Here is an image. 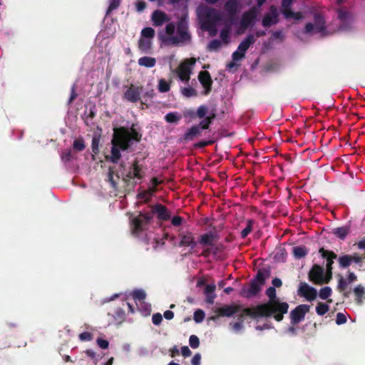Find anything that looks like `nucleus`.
I'll list each match as a JSON object with an SVG mask.
<instances>
[{
  "label": "nucleus",
  "mask_w": 365,
  "mask_h": 365,
  "mask_svg": "<svg viewBox=\"0 0 365 365\" xmlns=\"http://www.w3.org/2000/svg\"><path fill=\"white\" fill-rule=\"evenodd\" d=\"M142 134L132 125L130 128H115V164L121 157L120 150H128L134 143L140 142Z\"/></svg>",
  "instance_id": "nucleus-1"
},
{
  "label": "nucleus",
  "mask_w": 365,
  "mask_h": 365,
  "mask_svg": "<svg viewBox=\"0 0 365 365\" xmlns=\"http://www.w3.org/2000/svg\"><path fill=\"white\" fill-rule=\"evenodd\" d=\"M289 307L288 303L282 302L280 299L257 305L259 317H273L277 322L283 320L284 314L288 312Z\"/></svg>",
  "instance_id": "nucleus-2"
},
{
  "label": "nucleus",
  "mask_w": 365,
  "mask_h": 365,
  "mask_svg": "<svg viewBox=\"0 0 365 365\" xmlns=\"http://www.w3.org/2000/svg\"><path fill=\"white\" fill-rule=\"evenodd\" d=\"M270 274V269L264 267L259 269L255 277L250 281V285L244 286L240 294L248 299L257 296L261 292L262 287Z\"/></svg>",
  "instance_id": "nucleus-3"
},
{
  "label": "nucleus",
  "mask_w": 365,
  "mask_h": 365,
  "mask_svg": "<svg viewBox=\"0 0 365 365\" xmlns=\"http://www.w3.org/2000/svg\"><path fill=\"white\" fill-rule=\"evenodd\" d=\"M314 23H307L304 26L303 33L304 34H311L313 33H319L322 37L328 36L327 31L326 21L324 16L318 12H315L313 15Z\"/></svg>",
  "instance_id": "nucleus-4"
},
{
  "label": "nucleus",
  "mask_w": 365,
  "mask_h": 365,
  "mask_svg": "<svg viewBox=\"0 0 365 365\" xmlns=\"http://www.w3.org/2000/svg\"><path fill=\"white\" fill-rule=\"evenodd\" d=\"M197 13L201 26H205L207 24L209 25L217 24L221 20L220 14L212 7L207 6H199L197 9Z\"/></svg>",
  "instance_id": "nucleus-5"
},
{
  "label": "nucleus",
  "mask_w": 365,
  "mask_h": 365,
  "mask_svg": "<svg viewBox=\"0 0 365 365\" xmlns=\"http://www.w3.org/2000/svg\"><path fill=\"white\" fill-rule=\"evenodd\" d=\"M86 202L93 206H101L103 205L108 204L109 207L112 203L110 202L112 197L110 194H104L101 190L92 188L89 190L86 194Z\"/></svg>",
  "instance_id": "nucleus-6"
},
{
  "label": "nucleus",
  "mask_w": 365,
  "mask_h": 365,
  "mask_svg": "<svg viewBox=\"0 0 365 365\" xmlns=\"http://www.w3.org/2000/svg\"><path fill=\"white\" fill-rule=\"evenodd\" d=\"M153 220L152 213H140L131 221L132 231L134 234L138 235L140 232L148 229V225Z\"/></svg>",
  "instance_id": "nucleus-7"
},
{
  "label": "nucleus",
  "mask_w": 365,
  "mask_h": 365,
  "mask_svg": "<svg viewBox=\"0 0 365 365\" xmlns=\"http://www.w3.org/2000/svg\"><path fill=\"white\" fill-rule=\"evenodd\" d=\"M258 13V9L253 6L242 14L240 28L237 31L238 34H243L247 28L252 27L255 25Z\"/></svg>",
  "instance_id": "nucleus-8"
},
{
  "label": "nucleus",
  "mask_w": 365,
  "mask_h": 365,
  "mask_svg": "<svg viewBox=\"0 0 365 365\" xmlns=\"http://www.w3.org/2000/svg\"><path fill=\"white\" fill-rule=\"evenodd\" d=\"M195 64V59L187 58L182 62L176 69L178 76L182 81L188 82L192 73V67Z\"/></svg>",
  "instance_id": "nucleus-9"
},
{
  "label": "nucleus",
  "mask_w": 365,
  "mask_h": 365,
  "mask_svg": "<svg viewBox=\"0 0 365 365\" xmlns=\"http://www.w3.org/2000/svg\"><path fill=\"white\" fill-rule=\"evenodd\" d=\"M308 278L312 283L322 285L324 284V268L319 264H314L308 273Z\"/></svg>",
  "instance_id": "nucleus-10"
},
{
  "label": "nucleus",
  "mask_w": 365,
  "mask_h": 365,
  "mask_svg": "<svg viewBox=\"0 0 365 365\" xmlns=\"http://www.w3.org/2000/svg\"><path fill=\"white\" fill-rule=\"evenodd\" d=\"M310 307L307 304H300L290 312L291 324L296 325L304 319L305 315L309 312Z\"/></svg>",
  "instance_id": "nucleus-11"
},
{
  "label": "nucleus",
  "mask_w": 365,
  "mask_h": 365,
  "mask_svg": "<svg viewBox=\"0 0 365 365\" xmlns=\"http://www.w3.org/2000/svg\"><path fill=\"white\" fill-rule=\"evenodd\" d=\"M298 294L311 302L316 299L317 291L314 287L309 286L307 283L302 282L299 285Z\"/></svg>",
  "instance_id": "nucleus-12"
},
{
  "label": "nucleus",
  "mask_w": 365,
  "mask_h": 365,
  "mask_svg": "<svg viewBox=\"0 0 365 365\" xmlns=\"http://www.w3.org/2000/svg\"><path fill=\"white\" fill-rule=\"evenodd\" d=\"M208 113V107L206 105L200 106L196 110L194 109H186L183 111V116L190 119L196 118L202 119Z\"/></svg>",
  "instance_id": "nucleus-13"
},
{
  "label": "nucleus",
  "mask_w": 365,
  "mask_h": 365,
  "mask_svg": "<svg viewBox=\"0 0 365 365\" xmlns=\"http://www.w3.org/2000/svg\"><path fill=\"white\" fill-rule=\"evenodd\" d=\"M198 80L204 88L202 95H208L212 90V80L210 73L207 71H200L198 74Z\"/></svg>",
  "instance_id": "nucleus-14"
},
{
  "label": "nucleus",
  "mask_w": 365,
  "mask_h": 365,
  "mask_svg": "<svg viewBox=\"0 0 365 365\" xmlns=\"http://www.w3.org/2000/svg\"><path fill=\"white\" fill-rule=\"evenodd\" d=\"M278 12L275 6L272 5L269 7V12L264 14L262 24L264 27H269L278 22Z\"/></svg>",
  "instance_id": "nucleus-15"
},
{
  "label": "nucleus",
  "mask_w": 365,
  "mask_h": 365,
  "mask_svg": "<svg viewBox=\"0 0 365 365\" xmlns=\"http://www.w3.org/2000/svg\"><path fill=\"white\" fill-rule=\"evenodd\" d=\"M240 309L241 306L237 304L224 305L217 308L215 310V313L217 314V317H230L238 312Z\"/></svg>",
  "instance_id": "nucleus-16"
},
{
  "label": "nucleus",
  "mask_w": 365,
  "mask_h": 365,
  "mask_svg": "<svg viewBox=\"0 0 365 365\" xmlns=\"http://www.w3.org/2000/svg\"><path fill=\"white\" fill-rule=\"evenodd\" d=\"M178 36L168 37L165 41L168 44L178 45L180 43L190 42L191 41V36L188 31H177Z\"/></svg>",
  "instance_id": "nucleus-17"
},
{
  "label": "nucleus",
  "mask_w": 365,
  "mask_h": 365,
  "mask_svg": "<svg viewBox=\"0 0 365 365\" xmlns=\"http://www.w3.org/2000/svg\"><path fill=\"white\" fill-rule=\"evenodd\" d=\"M180 241L179 242L180 247H189L192 250L197 246V242L195 240V237L192 232H186L179 234Z\"/></svg>",
  "instance_id": "nucleus-18"
},
{
  "label": "nucleus",
  "mask_w": 365,
  "mask_h": 365,
  "mask_svg": "<svg viewBox=\"0 0 365 365\" xmlns=\"http://www.w3.org/2000/svg\"><path fill=\"white\" fill-rule=\"evenodd\" d=\"M148 213L157 214L158 218L160 220H168L170 218V213L167 207L162 204H156L152 207V210Z\"/></svg>",
  "instance_id": "nucleus-19"
},
{
  "label": "nucleus",
  "mask_w": 365,
  "mask_h": 365,
  "mask_svg": "<svg viewBox=\"0 0 365 365\" xmlns=\"http://www.w3.org/2000/svg\"><path fill=\"white\" fill-rule=\"evenodd\" d=\"M319 253L322 258L327 260L326 269H333L334 260L337 258V255L333 251L325 250L321 247L319 250Z\"/></svg>",
  "instance_id": "nucleus-20"
},
{
  "label": "nucleus",
  "mask_w": 365,
  "mask_h": 365,
  "mask_svg": "<svg viewBox=\"0 0 365 365\" xmlns=\"http://www.w3.org/2000/svg\"><path fill=\"white\" fill-rule=\"evenodd\" d=\"M225 9L228 16L233 19L240 9V3L237 0H228L225 4Z\"/></svg>",
  "instance_id": "nucleus-21"
},
{
  "label": "nucleus",
  "mask_w": 365,
  "mask_h": 365,
  "mask_svg": "<svg viewBox=\"0 0 365 365\" xmlns=\"http://www.w3.org/2000/svg\"><path fill=\"white\" fill-rule=\"evenodd\" d=\"M142 88L130 87L125 93V98L132 103H136L140 99Z\"/></svg>",
  "instance_id": "nucleus-22"
},
{
  "label": "nucleus",
  "mask_w": 365,
  "mask_h": 365,
  "mask_svg": "<svg viewBox=\"0 0 365 365\" xmlns=\"http://www.w3.org/2000/svg\"><path fill=\"white\" fill-rule=\"evenodd\" d=\"M219 239L217 234L213 232H207L200 236L199 243L203 246H212Z\"/></svg>",
  "instance_id": "nucleus-23"
},
{
  "label": "nucleus",
  "mask_w": 365,
  "mask_h": 365,
  "mask_svg": "<svg viewBox=\"0 0 365 365\" xmlns=\"http://www.w3.org/2000/svg\"><path fill=\"white\" fill-rule=\"evenodd\" d=\"M246 316L250 317L252 319L259 318V315H258V311L257 309V306L254 307H247L243 309L238 317V322H242V324H243L245 317Z\"/></svg>",
  "instance_id": "nucleus-24"
},
{
  "label": "nucleus",
  "mask_w": 365,
  "mask_h": 365,
  "mask_svg": "<svg viewBox=\"0 0 365 365\" xmlns=\"http://www.w3.org/2000/svg\"><path fill=\"white\" fill-rule=\"evenodd\" d=\"M168 20L166 14L162 11L156 10L152 14V21L155 26H161Z\"/></svg>",
  "instance_id": "nucleus-25"
},
{
  "label": "nucleus",
  "mask_w": 365,
  "mask_h": 365,
  "mask_svg": "<svg viewBox=\"0 0 365 365\" xmlns=\"http://www.w3.org/2000/svg\"><path fill=\"white\" fill-rule=\"evenodd\" d=\"M202 130L196 125L190 128L184 134L183 139L185 141H192L195 138L200 136Z\"/></svg>",
  "instance_id": "nucleus-26"
},
{
  "label": "nucleus",
  "mask_w": 365,
  "mask_h": 365,
  "mask_svg": "<svg viewBox=\"0 0 365 365\" xmlns=\"http://www.w3.org/2000/svg\"><path fill=\"white\" fill-rule=\"evenodd\" d=\"M215 289L216 286L215 284L206 285L204 289V294L206 296V302L207 304H212L214 303V300L216 297V294H215Z\"/></svg>",
  "instance_id": "nucleus-27"
},
{
  "label": "nucleus",
  "mask_w": 365,
  "mask_h": 365,
  "mask_svg": "<svg viewBox=\"0 0 365 365\" xmlns=\"http://www.w3.org/2000/svg\"><path fill=\"white\" fill-rule=\"evenodd\" d=\"M131 296L135 302L136 305L138 306V302L140 304H144V301L146 298V293L143 289H135L132 292Z\"/></svg>",
  "instance_id": "nucleus-28"
},
{
  "label": "nucleus",
  "mask_w": 365,
  "mask_h": 365,
  "mask_svg": "<svg viewBox=\"0 0 365 365\" xmlns=\"http://www.w3.org/2000/svg\"><path fill=\"white\" fill-rule=\"evenodd\" d=\"M354 293L356 296V302L359 305L362 304L363 299H365V289L361 284L357 285L354 289Z\"/></svg>",
  "instance_id": "nucleus-29"
},
{
  "label": "nucleus",
  "mask_w": 365,
  "mask_h": 365,
  "mask_svg": "<svg viewBox=\"0 0 365 365\" xmlns=\"http://www.w3.org/2000/svg\"><path fill=\"white\" fill-rule=\"evenodd\" d=\"M292 253L296 259H299L308 255L309 250L305 246H296L293 247Z\"/></svg>",
  "instance_id": "nucleus-30"
},
{
  "label": "nucleus",
  "mask_w": 365,
  "mask_h": 365,
  "mask_svg": "<svg viewBox=\"0 0 365 365\" xmlns=\"http://www.w3.org/2000/svg\"><path fill=\"white\" fill-rule=\"evenodd\" d=\"M133 170L129 172L128 177L130 178H135L138 179H142V168L138 165V160H135L132 165Z\"/></svg>",
  "instance_id": "nucleus-31"
},
{
  "label": "nucleus",
  "mask_w": 365,
  "mask_h": 365,
  "mask_svg": "<svg viewBox=\"0 0 365 365\" xmlns=\"http://www.w3.org/2000/svg\"><path fill=\"white\" fill-rule=\"evenodd\" d=\"M152 42L150 39L145 38L143 37H140L138 41V48L139 49L144 52V53H148L150 50L151 49Z\"/></svg>",
  "instance_id": "nucleus-32"
},
{
  "label": "nucleus",
  "mask_w": 365,
  "mask_h": 365,
  "mask_svg": "<svg viewBox=\"0 0 365 365\" xmlns=\"http://www.w3.org/2000/svg\"><path fill=\"white\" fill-rule=\"evenodd\" d=\"M155 63L156 60L153 57L143 56L138 59V64L146 68H153L155 66Z\"/></svg>",
  "instance_id": "nucleus-33"
},
{
  "label": "nucleus",
  "mask_w": 365,
  "mask_h": 365,
  "mask_svg": "<svg viewBox=\"0 0 365 365\" xmlns=\"http://www.w3.org/2000/svg\"><path fill=\"white\" fill-rule=\"evenodd\" d=\"M349 232V227L344 226L333 230L332 233L338 238L344 240Z\"/></svg>",
  "instance_id": "nucleus-34"
},
{
  "label": "nucleus",
  "mask_w": 365,
  "mask_h": 365,
  "mask_svg": "<svg viewBox=\"0 0 365 365\" xmlns=\"http://www.w3.org/2000/svg\"><path fill=\"white\" fill-rule=\"evenodd\" d=\"M256 41V38L253 34H249L246 38L239 44L240 48L247 51L250 46L254 44Z\"/></svg>",
  "instance_id": "nucleus-35"
},
{
  "label": "nucleus",
  "mask_w": 365,
  "mask_h": 365,
  "mask_svg": "<svg viewBox=\"0 0 365 365\" xmlns=\"http://www.w3.org/2000/svg\"><path fill=\"white\" fill-rule=\"evenodd\" d=\"M96 106H91L89 108V110L86 109L85 110V113H84V115H85L84 121H85V123L87 125H90L91 124V121L96 116Z\"/></svg>",
  "instance_id": "nucleus-36"
},
{
  "label": "nucleus",
  "mask_w": 365,
  "mask_h": 365,
  "mask_svg": "<svg viewBox=\"0 0 365 365\" xmlns=\"http://www.w3.org/2000/svg\"><path fill=\"white\" fill-rule=\"evenodd\" d=\"M182 115L177 112H170L165 115V120L169 123H178Z\"/></svg>",
  "instance_id": "nucleus-37"
},
{
  "label": "nucleus",
  "mask_w": 365,
  "mask_h": 365,
  "mask_svg": "<svg viewBox=\"0 0 365 365\" xmlns=\"http://www.w3.org/2000/svg\"><path fill=\"white\" fill-rule=\"evenodd\" d=\"M338 262H339V267L342 269L349 267L351 264L350 255H344L340 256L338 258Z\"/></svg>",
  "instance_id": "nucleus-38"
},
{
  "label": "nucleus",
  "mask_w": 365,
  "mask_h": 365,
  "mask_svg": "<svg viewBox=\"0 0 365 365\" xmlns=\"http://www.w3.org/2000/svg\"><path fill=\"white\" fill-rule=\"evenodd\" d=\"M255 221L252 219H249L246 222V227L243 229L240 233V236L242 239H245L252 232Z\"/></svg>",
  "instance_id": "nucleus-39"
},
{
  "label": "nucleus",
  "mask_w": 365,
  "mask_h": 365,
  "mask_svg": "<svg viewBox=\"0 0 365 365\" xmlns=\"http://www.w3.org/2000/svg\"><path fill=\"white\" fill-rule=\"evenodd\" d=\"M86 354L92 359L93 360V363L96 364L99 359H101L103 358V353L101 352L99 354H96L93 350L92 349H87L85 351Z\"/></svg>",
  "instance_id": "nucleus-40"
},
{
  "label": "nucleus",
  "mask_w": 365,
  "mask_h": 365,
  "mask_svg": "<svg viewBox=\"0 0 365 365\" xmlns=\"http://www.w3.org/2000/svg\"><path fill=\"white\" fill-rule=\"evenodd\" d=\"M329 309V307L323 302H319L316 307V312L319 316L324 315Z\"/></svg>",
  "instance_id": "nucleus-41"
},
{
  "label": "nucleus",
  "mask_w": 365,
  "mask_h": 365,
  "mask_svg": "<svg viewBox=\"0 0 365 365\" xmlns=\"http://www.w3.org/2000/svg\"><path fill=\"white\" fill-rule=\"evenodd\" d=\"M332 293V290L329 287H322L319 292V297L322 299H327Z\"/></svg>",
  "instance_id": "nucleus-42"
},
{
  "label": "nucleus",
  "mask_w": 365,
  "mask_h": 365,
  "mask_svg": "<svg viewBox=\"0 0 365 365\" xmlns=\"http://www.w3.org/2000/svg\"><path fill=\"white\" fill-rule=\"evenodd\" d=\"M170 89V83L167 82L165 79L162 78L158 82V90L161 93H167Z\"/></svg>",
  "instance_id": "nucleus-43"
},
{
  "label": "nucleus",
  "mask_w": 365,
  "mask_h": 365,
  "mask_svg": "<svg viewBox=\"0 0 365 365\" xmlns=\"http://www.w3.org/2000/svg\"><path fill=\"white\" fill-rule=\"evenodd\" d=\"M216 24H206V26H201V29L203 30V31H208L209 32V35L210 36H215L217 35V27H216Z\"/></svg>",
  "instance_id": "nucleus-44"
},
{
  "label": "nucleus",
  "mask_w": 365,
  "mask_h": 365,
  "mask_svg": "<svg viewBox=\"0 0 365 365\" xmlns=\"http://www.w3.org/2000/svg\"><path fill=\"white\" fill-rule=\"evenodd\" d=\"M155 36V30L151 27H145L141 31V37L145 38H153Z\"/></svg>",
  "instance_id": "nucleus-45"
},
{
  "label": "nucleus",
  "mask_w": 365,
  "mask_h": 365,
  "mask_svg": "<svg viewBox=\"0 0 365 365\" xmlns=\"http://www.w3.org/2000/svg\"><path fill=\"white\" fill-rule=\"evenodd\" d=\"M84 140L82 138H78L73 141V148L76 151H82L85 149Z\"/></svg>",
  "instance_id": "nucleus-46"
},
{
  "label": "nucleus",
  "mask_w": 365,
  "mask_h": 365,
  "mask_svg": "<svg viewBox=\"0 0 365 365\" xmlns=\"http://www.w3.org/2000/svg\"><path fill=\"white\" fill-rule=\"evenodd\" d=\"M222 46V43L218 39L212 40L207 45V50L210 51H217Z\"/></svg>",
  "instance_id": "nucleus-47"
},
{
  "label": "nucleus",
  "mask_w": 365,
  "mask_h": 365,
  "mask_svg": "<svg viewBox=\"0 0 365 365\" xmlns=\"http://www.w3.org/2000/svg\"><path fill=\"white\" fill-rule=\"evenodd\" d=\"M285 19H294L295 20H301L303 18L301 12H294L292 10L286 11V14L284 16Z\"/></svg>",
  "instance_id": "nucleus-48"
},
{
  "label": "nucleus",
  "mask_w": 365,
  "mask_h": 365,
  "mask_svg": "<svg viewBox=\"0 0 365 365\" xmlns=\"http://www.w3.org/2000/svg\"><path fill=\"white\" fill-rule=\"evenodd\" d=\"M181 93L187 98L197 96L196 90L192 87H185L181 88Z\"/></svg>",
  "instance_id": "nucleus-49"
},
{
  "label": "nucleus",
  "mask_w": 365,
  "mask_h": 365,
  "mask_svg": "<svg viewBox=\"0 0 365 365\" xmlns=\"http://www.w3.org/2000/svg\"><path fill=\"white\" fill-rule=\"evenodd\" d=\"M266 294L269 298L268 302H273L279 299L276 294V289L274 287H269L266 290Z\"/></svg>",
  "instance_id": "nucleus-50"
},
{
  "label": "nucleus",
  "mask_w": 365,
  "mask_h": 365,
  "mask_svg": "<svg viewBox=\"0 0 365 365\" xmlns=\"http://www.w3.org/2000/svg\"><path fill=\"white\" fill-rule=\"evenodd\" d=\"M349 283L346 279H345L343 277L339 275V278L338 279V284H337V289L339 292H343L345 289H346L348 284Z\"/></svg>",
  "instance_id": "nucleus-51"
},
{
  "label": "nucleus",
  "mask_w": 365,
  "mask_h": 365,
  "mask_svg": "<svg viewBox=\"0 0 365 365\" xmlns=\"http://www.w3.org/2000/svg\"><path fill=\"white\" fill-rule=\"evenodd\" d=\"M99 143H100V136L94 135L92 139V151L94 154H98L99 153Z\"/></svg>",
  "instance_id": "nucleus-52"
},
{
  "label": "nucleus",
  "mask_w": 365,
  "mask_h": 365,
  "mask_svg": "<svg viewBox=\"0 0 365 365\" xmlns=\"http://www.w3.org/2000/svg\"><path fill=\"white\" fill-rule=\"evenodd\" d=\"M293 0H282V14L283 16L286 14V11L292 10Z\"/></svg>",
  "instance_id": "nucleus-53"
},
{
  "label": "nucleus",
  "mask_w": 365,
  "mask_h": 365,
  "mask_svg": "<svg viewBox=\"0 0 365 365\" xmlns=\"http://www.w3.org/2000/svg\"><path fill=\"white\" fill-rule=\"evenodd\" d=\"M114 131V128H113ZM110 154L109 155H106L105 158L107 160L114 163V133L112 135L110 140Z\"/></svg>",
  "instance_id": "nucleus-54"
},
{
  "label": "nucleus",
  "mask_w": 365,
  "mask_h": 365,
  "mask_svg": "<svg viewBox=\"0 0 365 365\" xmlns=\"http://www.w3.org/2000/svg\"><path fill=\"white\" fill-rule=\"evenodd\" d=\"M189 344L192 349H197L200 346V339L196 335H191L189 338Z\"/></svg>",
  "instance_id": "nucleus-55"
},
{
  "label": "nucleus",
  "mask_w": 365,
  "mask_h": 365,
  "mask_svg": "<svg viewBox=\"0 0 365 365\" xmlns=\"http://www.w3.org/2000/svg\"><path fill=\"white\" fill-rule=\"evenodd\" d=\"M205 318V312L202 309H197L194 312L193 319L197 323L202 322Z\"/></svg>",
  "instance_id": "nucleus-56"
},
{
  "label": "nucleus",
  "mask_w": 365,
  "mask_h": 365,
  "mask_svg": "<svg viewBox=\"0 0 365 365\" xmlns=\"http://www.w3.org/2000/svg\"><path fill=\"white\" fill-rule=\"evenodd\" d=\"M212 123L210 122L209 119H207L205 117L202 118V120L199 123V124L196 125L198 126V128L202 130H207L209 129L210 125Z\"/></svg>",
  "instance_id": "nucleus-57"
},
{
  "label": "nucleus",
  "mask_w": 365,
  "mask_h": 365,
  "mask_svg": "<svg viewBox=\"0 0 365 365\" xmlns=\"http://www.w3.org/2000/svg\"><path fill=\"white\" fill-rule=\"evenodd\" d=\"M229 36H230V30L227 28H224L220 34V36L222 41L225 43H229Z\"/></svg>",
  "instance_id": "nucleus-58"
},
{
  "label": "nucleus",
  "mask_w": 365,
  "mask_h": 365,
  "mask_svg": "<svg viewBox=\"0 0 365 365\" xmlns=\"http://www.w3.org/2000/svg\"><path fill=\"white\" fill-rule=\"evenodd\" d=\"M337 14L338 19L343 21H346L349 16V12L342 9H339L337 10Z\"/></svg>",
  "instance_id": "nucleus-59"
},
{
  "label": "nucleus",
  "mask_w": 365,
  "mask_h": 365,
  "mask_svg": "<svg viewBox=\"0 0 365 365\" xmlns=\"http://www.w3.org/2000/svg\"><path fill=\"white\" fill-rule=\"evenodd\" d=\"M188 29V27H187V21H185V19H181L178 23V25H177V31H187Z\"/></svg>",
  "instance_id": "nucleus-60"
},
{
  "label": "nucleus",
  "mask_w": 365,
  "mask_h": 365,
  "mask_svg": "<svg viewBox=\"0 0 365 365\" xmlns=\"http://www.w3.org/2000/svg\"><path fill=\"white\" fill-rule=\"evenodd\" d=\"M125 317V313L121 308H118L115 312V321L119 320V323H121Z\"/></svg>",
  "instance_id": "nucleus-61"
},
{
  "label": "nucleus",
  "mask_w": 365,
  "mask_h": 365,
  "mask_svg": "<svg viewBox=\"0 0 365 365\" xmlns=\"http://www.w3.org/2000/svg\"><path fill=\"white\" fill-rule=\"evenodd\" d=\"M350 256H351V263L354 262L356 264H361L363 262V259H364V257L360 256L357 253H354L353 255H350Z\"/></svg>",
  "instance_id": "nucleus-62"
},
{
  "label": "nucleus",
  "mask_w": 365,
  "mask_h": 365,
  "mask_svg": "<svg viewBox=\"0 0 365 365\" xmlns=\"http://www.w3.org/2000/svg\"><path fill=\"white\" fill-rule=\"evenodd\" d=\"M346 322V316L343 313L339 312L336 314V324L338 325H341V324H345Z\"/></svg>",
  "instance_id": "nucleus-63"
},
{
  "label": "nucleus",
  "mask_w": 365,
  "mask_h": 365,
  "mask_svg": "<svg viewBox=\"0 0 365 365\" xmlns=\"http://www.w3.org/2000/svg\"><path fill=\"white\" fill-rule=\"evenodd\" d=\"M81 341H91L93 339V334L88 331H83L79 334Z\"/></svg>",
  "instance_id": "nucleus-64"
}]
</instances>
